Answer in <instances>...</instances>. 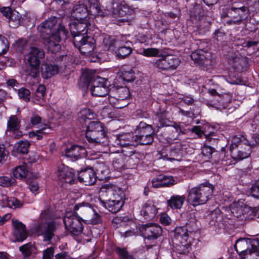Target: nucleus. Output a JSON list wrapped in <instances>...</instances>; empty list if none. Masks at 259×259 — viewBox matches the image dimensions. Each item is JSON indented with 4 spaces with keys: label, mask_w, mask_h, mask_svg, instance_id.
Instances as JSON below:
<instances>
[{
    "label": "nucleus",
    "mask_w": 259,
    "mask_h": 259,
    "mask_svg": "<svg viewBox=\"0 0 259 259\" xmlns=\"http://www.w3.org/2000/svg\"><path fill=\"white\" fill-rule=\"evenodd\" d=\"M74 46L77 48L82 54H87L92 52L95 48V40L92 37L86 35L74 37L73 39Z\"/></svg>",
    "instance_id": "4468645a"
},
{
    "label": "nucleus",
    "mask_w": 259,
    "mask_h": 259,
    "mask_svg": "<svg viewBox=\"0 0 259 259\" xmlns=\"http://www.w3.org/2000/svg\"><path fill=\"white\" fill-rule=\"evenodd\" d=\"M85 137L90 143L95 144H105L107 142L104 126L97 121L89 123L87 127Z\"/></svg>",
    "instance_id": "6e6552de"
},
{
    "label": "nucleus",
    "mask_w": 259,
    "mask_h": 259,
    "mask_svg": "<svg viewBox=\"0 0 259 259\" xmlns=\"http://www.w3.org/2000/svg\"><path fill=\"white\" fill-rule=\"evenodd\" d=\"M82 221L73 212H67L63 221L65 228L73 235H78L82 233L83 226Z\"/></svg>",
    "instance_id": "f8f14e48"
},
{
    "label": "nucleus",
    "mask_w": 259,
    "mask_h": 259,
    "mask_svg": "<svg viewBox=\"0 0 259 259\" xmlns=\"http://www.w3.org/2000/svg\"><path fill=\"white\" fill-rule=\"evenodd\" d=\"M118 41L111 38L110 37H105L104 39V43L105 46L109 49L112 46H116L118 45Z\"/></svg>",
    "instance_id": "69168bd1"
},
{
    "label": "nucleus",
    "mask_w": 259,
    "mask_h": 259,
    "mask_svg": "<svg viewBox=\"0 0 259 259\" xmlns=\"http://www.w3.org/2000/svg\"><path fill=\"white\" fill-rule=\"evenodd\" d=\"M188 230L185 227L176 228L172 238L173 244L176 245V250L179 254L189 252L190 244L188 242Z\"/></svg>",
    "instance_id": "9d476101"
},
{
    "label": "nucleus",
    "mask_w": 259,
    "mask_h": 259,
    "mask_svg": "<svg viewBox=\"0 0 259 259\" xmlns=\"http://www.w3.org/2000/svg\"><path fill=\"white\" fill-rule=\"evenodd\" d=\"M139 230L142 235L148 240H155L160 237L162 232L161 227L157 224L147 223L141 225Z\"/></svg>",
    "instance_id": "2eb2a0df"
},
{
    "label": "nucleus",
    "mask_w": 259,
    "mask_h": 259,
    "mask_svg": "<svg viewBox=\"0 0 259 259\" xmlns=\"http://www.w3.org/2000/svg\"><path fill=\"white\" fill-rule=\"evenodd\" d=\"M26 164L16 167L13 171V175L16 178L23 179L26 177L28 170Z\"/></svg>",
    "instance_id": "37998d69"
},
{
    "label": "nucleus",
    "mask_w": 259,
    "mask_h": 259,
    "mask_svg": "<svg viewBox=\"0 0 259 259\" xmlns=\"http://www.w3.org/2000/svg\"><path fill=\"white\" fill-rule=\"evenodd\" d=\"M45 95L46 87L42 84L39 85L35 91V95L33 97L34 102L38 105L41 106L44 105L45 103L44 100Z\"/></svg>",
    "instance_id": "c756f323"
},
{
    "label": "nucleus",
    "mask_w": 259,
    "mask_h": 259,
    "mask_svg": "<svg viewBox=\"0 0 259 259\" xmlns=\"http://www.w3.org/2000/svg\"><path fill=\"white\" fill-rule=\"evenodd\" d=\"M154 132L151 125L140 122L135 131L136 143L143 145L151 144L154 140Z\"/></svg>",
    "instance_id": "9b49d317"
},
{
    "label": "nucleus",
    "mask_w": 259,
    "mask_h": 259,
    "mask_svg": "<svg viewBox=\"0 0 259 259\" xmlns=\"http://www.w3.org/2000/svg\"><path fill=\"white\" fill-rule=\"evenodd\" d=\"M100 196L103 199L105 206L113 213L117 212L124 203L123 191L112 184L103 185L100 188Z\"/></svg>",
    "instance_id": "7ed1b4c3"
},
{
    "label": "nucleus",
    "mask_w": 259,
    "mask_h": 259,
    "mask_svg": "<svg viewBox=\"0 0 259 259\" xmlns=\"http://www.w3.org/2000/svg\"><path fill=\"white\" fill-rule=\"evenodd\" d=\"M66 66V65L65 63H63V65H60V66H59L58 65H53L44 64L42 65L41 68L42 76L44 78L48 79L58 73H62L64 72Z\"/></svg>",
    "instance_id": "5701e85b"
},
{
    "label": "nucleus",
    "mask_w": 259,
    "mask_h": 259,
    "mask_svg": "<svg viewBox=\"0 0 259 259\" xmlns=\"http://www.w3.org/2000/svg\"><path fill=\"white\" fill-rule=\"evenodd\" d=\"M57 176L60 181L66 183L72 184L75 180L73 170L64 164L58 166Z\"/></svg>",
    "instance_id": "412c9836"
},
{
    "label": "nucleus",
    "mask_w": 259,
    "mask_h": 259,
    "mask_svg": "<svg viewBox=\"0 0 259 259\" xmlns=\"http://www.w3.org/2000/svg\"><path fill=\"white\" fill-rule=\"evenodd\" d=\"M35 230L38 235L44 236V241H50L54 236L56 225L54 222L38 223L35 226Z\"/></svg>",
    "instance_id": "dca6fc26"
},
{
    "label": "nucleus",
    "mask_w": 259,
    "mask_h": 259,
    "mask_svg": "<svg viewBox=\"0 0 259 259\" xmlns=\"http://www.w3.org/2000/svg\"><path fill=\"white\" fill-rule=\"evenodd\" d=\"M45 95L46 87L42 84L39 85L35 91V95L33 97L34 102L38 105L41 106L44 105L45 103L44 100Z\"/></svg>",
    "instance_id": "7c9ffc66"
},
{
    "label": "nucleus",
    "mask_w": 259,
    "mask_h": 259,
    "mask_svg": "<svg viewBox=\"0 0 259 259\" xmlns=\"http://www.w3.org/2000/svg\"><path fill=\"white\" fill-rule=\"evenodd\" d=\"M22 22V19L21 14L16 11H13L9 18L10 25L15 27L21 25Z\"/></svg>",
    "instance_id": "79ce46f5"
},
{
    "label": "nucleus",
    "mask_w": 259,
    "mask_h": 259,
    "mask_svg": "<svg viewBox=\"0 0 259 259\" xmlns=\"http://www.w3.org/2000/svg\"><path fill=\"white\" fill-rule=\"evenodd\" d=\"M77 20V22H73L70 25V32L73 39L76 36H85L88 33H90L89 31L92 30L94 27L91 18Z\"/></svg>",
    "instance_id": "ddd939ff"
},
{
    "label": "nucleus",
    "mask_w": 259,
    "mask_h": 259,
    "mask_svg": "<svg viewBox=\"0 0 259 259\" xmlns=\"http://www.w3.org/2000/svg\"><path fill=\"white\" fill-rule=\"evenodd\" d=\"M54 248L50 247L43 251V259H54Z\"/></svg>",
    "instance_id": "0e129e2a"
},
{
    "label": "nucleus",
    "mask_w": 259,
    "mask_h": 259,
    "mask_svg": "<svg viewBox=\"0 0 259 259\" xmlns=\"http://www.w3.org/2000/svg\"><path fill=\"white\" fill-rule=\"evenodd\" d=\"M4 202L3 206L15 208L20 207L22 205V203L17 199L14 197H5L3 199Z\"/></svg>",
    "instance_id": "ea45409f"
},
{
    "label": "nucleus",
    "mask_w": 259,
    "mask_h": 259,
    "mask_svg": "<svg viewBox=\"0 0 259 259\" xmlns=\"http://www.w3.org/2000/svg\"><path fill=\"white\" fill-rule=\"evenodd\" d=\"M110 104L114 108L117 109H122L128 104V102L125 100H121L120 98L116 96L110 95L108 98Z\"/></svg>",
    "instance_id": "f704fd0d"
},
{
    "label": "nucleus",
    "mask_w": 259,
    "mask_h": 259,
    "mask_svg": "<svg viewBox=\"0 0 259 259\" xmlns=\"http://www.w3.org/2000/svg\"><path fill=\"white\" fill-rule=\"evenodd\" d=\"M157 214V209L151 204L145 203L141 210V215L145 221H149L154 218Z\"/></svg>",
    "instance_id": "cd10ccee"
},
{
    "label": "nucleus",
    "mask_w": 259,
    "mask_h": 259,
    "mask_svg": "<svg viewBox=\"0 0 259 259\" xmlns=\"http://www.w3.org/2000/svg\"><path fill=\"white\" fill-rule=\"evenodd\" d=\"M18 94L19 98L24 101L28 102L30 101L31 93L29 90L21 88L18 90Z\"/></svg>",
    "instance_id": "6e6d98bb"
},
{
    "label": "nucleus",
    "mask_w": 259,
    "mask_h": 259,
    "mask_svg": "<svg viewBox=\"0 0 259 259\" xmlns=\"http://www.w3.org/2000/svg\"><path fill=\"white\" fill-rule=\"evenodd\" d=\"M258 239L250 240L241 238L236 241L234 247L242 258V256L244 255V254L248 252L252 247L258 248Z\"/></svg>",
    "instance_id": "f3484780"
},
{
    "label": "nucleus",
    "mask_w": 259,
    "mask_h": 259,
    "mask_svg": "<svg viewBox=\"0 0 259 259\" xmlns=\"http://www.w3.org/2000/svg\"><path fill=\"white\" fill-rule=\"evenodd\" d=\"M73 210V212L79 219L89 224H98L101 221V216L95 211L88 203L82 202L75 204Z\"/></svg>",
    "instance_id": "1a4fd4ad"
},
{
    "label": "nucleus",
    "mask_w": 259,
    "mask_h": 259,
    "mask_svg": "<svg viewBox=\"0 0 259 259\" xmlns=\"http://www.w3.org/2000/svg\"><path fill=\"white\" fill-rule=\"evenodd\" d=\"M132 52V49L130 47H120L116 50V54L117 57L120 59H123L128 56Z\"/></svg>",
    "instance_id": "09e8293b"
},
{
    "label": "nucleus",
    "mask_w": 259,
    "mask_h": 259,
    "mask_svg": "<svg viewBox=\"0 0 259 259\" xmlns=\"http://www.w3.org/2000/svg\"><path fill=\"white\" fill-rule=\"evenodd\" d=\"M9 48L8 39L5 36L0 35V55L5 54Z\"/></svg>",
    "instance_id": "4d7b16f0"
},
{
    "label": "nucleus",
    "mask_w": 259,
    "mask_h": 259,
    "mask_svg": "<svg viewBox=\"0 0 259 259\" xmlns=\"http://www.w3.org/2000/svg\"><path fill=\"white\" fill-rule=\"evenodd\" d=\"M16 43L18 50L22 53H25V50L29 48L28 52L26 53L25 54L29 52L30 48L32 47L29 46L26 39L23 38L18 39Z\"/></svg>",
    "instance_id": "864d4df0"
},
{
    "label": "nucleus",
    "mask_w": 259,
    "mask_h": 259,
    "mask_svg": "<svg viewBox=\"0 0 259 259\" xmlns=\"http://www.w3.org/2000/svg\"><path fill=\"white\" fill-rule=\"evenodd\" d=\"M115 92L117 94V97L120 98L121 100H125L130 97V91L129 89L126 87H121L118 89H116L114 90H112L111 93Z\"/></svg>",
    "instance_id": "c03bdc74"
},
{
    "label": "nucleus",
    "mask_w": 259,
    "mask_h": 259,
    "mask_svg": "<svg viewBox=\"0 0 259 259\" xmlns=\"http://www.w3.org/2000/svg\"><path fill=\"white\" fill-rule=\"evenodd\" d=\"M167 133L168 134V138L171 140H175L180 135L184 134V132L183 131L180 125L177 124L170 126L167 130Z\"/></svg>",
    "instance_id": "72a5a7b5"
},
{
    "label": "nucleus",
    "mask_w": 259,
    "mask_h": 259,
    "mask_svg": "<svg viewBox=\"0 0 259 259\" xmlns=\"http://www.w3.org/2000/svg\"><path fill=\"white\" fill-rule=\"evenodd\" d=\"M257 211L256 207H251L246 205H244V212L243 220L247 221L252 220Z\"/></svg>",
    "instance_id": "58836bf2"
},
{
    "label": "nucleus",
    "mask_w": 259,
    "mask_h": 259,
    "mask_svg": "<svg viewBox=\"0 0 259 259\" xmlns=\"http://www.w3.org/2000/svg\"><path fill=\"white\" fill-rule=\"evenodd\" d=\"M159 53V50L156 48H147L144 49L141 54L146 57H156Z\"/></svg>",
    "instance_id": "bf43d9fd"
},
{
    "label": "nucleus",
    "mask_w": 259,
    "mask_h": 259,
    "mask_svg": "<svg viewBox=\"0 0 259 259\" xmlns=\"http://www.w3.org/2000/svg\"><path fill=\"white\" fill-rule=\"evenodd\" d=\"M184 152V150L182 144L177 143L168 149H163L161 155L167 159L175 160H179V158L182 157Z\"/></svg>",
    "instance_id": "aec40b11"
},
{
    "label": "nucleus",
    "mask_w": 259,
    "mask_h": 259,
    "mask_svg": "<svg viewBox=\"0 0 259 259\" xmlns=\"http://www.w3.org/2000/svg\"><path fill=\"white\" fill-rule=\"evenodd\" d=\"M249 140L243 135H236L233 137L230 147L231 155L235 160H241L247 158L251 153Z\"/></svg>",
    "instance_id": "423d86ee"
},
{
    "label": "nucleus",
    "mask_w": 259,
    "mask_h": 259,
    "mask_svg": "<svg viewBox=\"0 0 259 259\" xmlns=\"http://www.w3.org/2000/svg\"><path fill=\"white\" fill-rule=\"evenodd\" d=\"M35 249V246L31 243H27L19 247V250L25 257L30 256Z\"/></svg>",
    "instance_id": "a18cd8bd"
},
{
    "label": "nucleus",
    "mask_w": 259,
    "mask_h": 259,
    "mask_svg": "<svg viewBox=\"0 0 259 259\" xmlns=\"http://www.w3.org/2000/svg\"><path fill=\"white\" fill-rule=\"evenodd\" d=\"M231 211L234 217L243 220L244 205H235L232 207Z\"/></svg>",
    "instance_id": "603ef678"
},
{
    "label": "nucleus",
    "mask_w": 259,
    "mask_h": 259,
    "mask_svg": "<svg viewBox=\"0 0 259 259\" xmlns=\"http://www.w3.org/2000/svg\"><path fill=\"white\" fill-rule=\"evenodd\" d=\"M20 127V121L15 115L11 116L8 121L7 132L19 130Z\"/></svg>",
    "instance_id": "4c0bfd02"
},
{
    "label": "nucleus",
    "mask_w": 259,
    "mask_h": 259,
    "mask_svg": "<svg viewBox=\"0 0 259 259\" xmlns=\"http://www.w3.org/2000/svg\"><path fill=\"white\" fill-rule=\"evenodd\" d=\"M167 55L161 56L160 59H157L153 64L154 67L159 71L169 70V64Z\"/></svg>",
    "instance_id": "c9c22d12"
},
{
    "label": "nucleus",
    "mask_w": 259,
    "mask_h": 259,
    "mask_svg": "<svg viewBox=\"0 0 259 259\" xmlns=\"http://www.w3.org/2000/svg\"><path fill=\"white\" fill-rule=\"evenodd\" d=\"M78 117L85 121L87 119H90L93 118L94 113L89 108H84L80 111L78 113Z\"/></svg>",
    "instance_id": "5fc2aeb1"
},
{
    "label": "nucleus",
    "mask_w": 259,
    "mask_h": 259,
    "mask_svg": "<svg viewBox=\"0 0 259 259\" xmlns=\"http://www.w3.org/2000/svg\"><path fill=\"white\" fill-rule=\"evenodd\" d=\"M121 153L125 157V160L132 165H137L141 158V154L137 152L135 144L122 146Z\"/></svg>",
    "instance_id": "a211bd4d"
},
{
    "label": "nucleus",
    "mask_w": 259,
    "mask_h": 259,
    "mask_svg": "<svg viewBox=\"0 0 259 259\" xmlns=\"http://www.w3.org/2000/svg\"><path fill=\"white\" fill-rule=\"evenodd\" d=\"M163 178V175H159L156 178H154L152 181V186L154 188L163 187L162 184Z\"/></svg>",
    "instance_id": "774afa93"
},
{
    "label": "nucleus",
    "mask_w": 259,
    "mask_h": 259,
    "mask_svg": "<svg viewBox=\"0 0 259 259\" xmlns=\"http://www.w3.org/2000/svg\"><path fill=\"white\" fill-rule=\"evenodd\" d=\"M214 151V148L206 144L201 149V154L208 159L211 157V154Z\"/></svg>",
    "instance_id": "e2e57ef3"
},
{
    "label": "nucleus",
    "mask_w": 259,
    "mask_h": 259,
    "mask_svg": "<svg viewBox=\"0 0 259 259\" xmlns=\"http://www.w3.org/2000/svg\"><path fill=\"white\" fill-rule=\"evenodd\" d=\"M162 184L163 187H169L175 184L172 177H167L163 175Z\"/></svg>",
    "instance_id": "338daca9"
},
{
    "label": "nucleus",
    "mask_w": 259,
    "mask_h": 259,
    "mask_svg": "<svg viewBox=\"0 0 259 259\" xmlns=\"http://www.w3.org/2000/svg\"><path fill=\"white\" fill-rule=\"evenodd\" d=\"M120 76L123 80L127 82H132L135 79L134 71L127 67H123L120 69Z\"/></svg>",
    "instance_id": "2f4dec72"
},
{
    "label": "nucleus",
    "mask_w": 259,
    "mask_h": 259,
    "mask_svg": "<svg viewBox=\"0 0 259 259\" xmlns=\"http://www.w3.org/2000/svg\"><path fill=\"white\" fill-rule=\"evenodd\" d=\"M258 248L252 247L244 255L242 256V259H259V241Z\"/></svg>",
    "instance_id": "8fccbe9b"
},
{
    "label": "nucleus",
    "mask_w": 259,
    "mask_h": 259,
    "mask_svg": "<svg viewBox=\"0 0 259 259\" xmlns=\"http://www.w3.org/2000/svg\"><path fill=\"white\" fill-rule=\"evenodd\" d=\"M15 183L14 179L6 176L0 177V186L8 187L14 185Z\"/></svg>",
    "instance_id": "13d9d810"
},
{
    "label": "nucleus",
    "mask_w": 259,
    "mask_h": 259,
    "mask_svg": "<svg viewBox=\"0 0 259 259\" xmlns=\"http://www.w3.org/2000/svg\"><path fill=\"white\" fill-rule=\"evenodd\" d=\"M79 88L82 89L90 87V92L93 96L104 97L109 93L107 80L101 77L97 76L93 71L84 70L78 80Z\"/></svg>",
    "instance_id": "f03ea898"
},
{
    "label": "nucleus",
    "mask_w": 259,
    "mask_h": 259,
    "mask_svg": "<svg viewBox=\"0 0 259 259\" xmlns=\"http://www.w3.org/2000/svg\"><path fill=\"white\" fill-rule=\"evenodd\" d=\"M250 190L252 196L259 199V179L252 184Z\"/></svg>",
    "instance_id": "052dcab7"
},
{
    "label": "nucleus",
    "mask_w": 259,
    "mask_h": 259,
    "mask_svg": "<svg viewBox=\"0 0 259 259\" xmlns=\"http://www.w3.org/2000/svg\"><path fill=\"white\" fill-rule=\"evenodd\" d=\"M65 155L66 157L70 158L71 160L76 161L85 157L87 151L83 147L74 145L65 149Z\"/></svg>",
    "instance_id": "4be33fe9"
},
{
    "label": "nucleus",
    "mask_w": 259,
    "mask_h": 259,
    "mask_svg": "<svg viewBox=\"0 0 259 259\" xmlns=\"http://www.w3.org/2000/svg\"><path fill=\"white\" fill-rule=\"evenodd\" d=\"M185 201L184 195H174L167 201V205L171 209H179L183 206Z\"/></svg>",
    "instance_id": "c85d7f7f"
},
{
    "label": "nucleus",
    "mask_w": 259,
    "mask_h": 259,
    "mask_svg": "<svg viewBox=\"0 0 259 259\" xmlns=\"http://www.w3.org/2000/svg\"><path fill=\"white\" fill-rule=\"evenodd\" d=\"M30 143L27 141H20L16 144V148L18 152L22 154L28 153Z\"/></svg>",
    "instance_id": "49530a36"
},
{
    "label": "nucleus",
    "mask_w": 259,
    "mask_h": 259,
    "mask_svg": "<svg viewBox=\"0 0 259 259\" xmlns=\"http://www.w3.org/2000/svg\"><path fill=\"white\" fill-rule=\"evenodd\" d=\"M167 60H169L168 61L169 70L176 69L181 63L180 60L177 56L172 55H167Z\"/></svg>",
    "instance_id": "3c124183"
},
{
    "label": "nucleus",
    "mask_w": 259,
    "mask_h": 259,
    "mask_svg": "<svg viewBox=\"0 0 259 259\" xmlns=\"http://www.w3.org/2000/svg\"><path fill=\"white\" fill-rule=\"evenodd\" d=\"M79 182L85 185H93L96 182V176L95 171L92 168H86L80 170L78 174Z\"/></svg>",
    "instance_id": "b1692460"
},
{
    "label": "nucleus",
    "mask_w": 259,
    "mask_h": 259,
    "mask_svg": "<svg viewBox=\"0 0 259 259\" xmlns=\"http://www.w3.org/2000/svg\"><path fill=\"white\" fill-rule=\"evenodd\" d=\"M248 13L246 7H237L233 4L224 8L221 16L222 18H227L226 23L228 25H238L247 18Z\"/></svg>",
    "instance_id": "0eeeda50"
},
{
    "label": "nucleus",
    "mask_w": 259,
    "mask_h": 259,
    "mask_svg": "<svg viewBox=\"0 0 259 259\" xmlns=\"http://www.w3.org/2000/svg\"><path fill=\"white\" fill-rule=\"evenodd\" d=\"M213 187L208 183H203L190 189L187 201L193 206L203 204L210 199L213 194Z\"/></svg>",
    "instance_id": "20e7f679"
},
{
    "label": "nucleus",
    "mask_w": 259,
    "mask_h": 259,
    "mask_svg": "<svg viewBox=\"0 0 259 259\" xmlns=\"http://www.w3.org/2000/svg\"><path fill=\"white\" fill-rule=\"evenodd\" d=\"M24 56L25 60L29 65V67L24 70L25 74L28 77L37 78L39 75L40 60L45 56L44 51L37 47H31L29 52L25 54Z\"/></svg>",
    "instance_id": "39448f33"
},
{
    "label": "nucleus",
    "mask_w": 259,
    "mask_h": 259,
    "mask_svg": "<svg viewBox=\"0 0 259 259\" xmlns=\"http://www.w3.org/2000/svg\"><path fill=\"white\" fill-rule=\"evenodd\" d=\"M57 22V18L51 17L38 26V30L40 32L46 45L48 46L49 50L53 53L59 51L61 47L58 43L67 38L68 31L63 25L60 24L56 31H53L52 29Z\"/></svg>",
    "instance_id": "f257e3e1"
},
{
    "label": "nucleus",
    "mask_w": 259,
    "mask_h": 259,
    "mask_svg": "<svg viewBox=\"0 0 259 259\" xmlns=\"http://www.w3.org/2000/svg\"><path fill=\"white\" fill-rule=\"evenodd\" d=\"M191 57L196 64L203 67V69H207L211 65L212 61L209 53L203 50L199 49L193 52Z\"/></svg>",
    "instance_id": "6ab92c4d"
},
{
    "label": "nucleus",
    "mask_w": 259,
    "mask_h": 259,
    "mask_svg": "<svg viewBox=\"0 0 259 259\" xmlns=\"http://www.w3.org/2000/svg\"><path fill=\"white\" fill-rule=\"evenodd\" d=\"M203 15V10L202 7L198 4H195L190 11V17L195 18L196 20H200Z\"/></svg>",
    "instance_id": "a19ab883"
},
{
    "label": "nucleus",
    "mask_w": 259,
    "mask_h": 259,
    "mask_svg": "<svg viewBox=\"0 0 259 259\" xmlns=\"http://www.w3.org/2000/svg\"><path fill=\"white\" fill-rule=\"evenodd\" d=\"M71 15L76 20L90 18L88 17V8L87 3L75 5L73 8Z\"/></svg>",
    "instance_id": "a878e982"
},
{
    "label": "nucleus",
    "mask_w": 259,
    "mask_h": 259,
    "mask_svg": "<svg viewBox=\"0 0 259 259\" xmlns=\"http://www.w3.org/2000/svg\"><path fill=\"white\" fill-rule=\"evenodd\" d=\"M85 3L89 6L88 14L94 16L101 15L102 12L97 0H85Z\"/></svg>",
    "instance_id": "473e14b6"
},
{
    "label": "nucleus",
    "mask_w": 259,
    "mask_h": 259,
    "mask_svg": "<svg viewBox=\"0 0 259 259\" xmlns=\"http://www.w3.org/2000/svg\"><path fill=\"white\" fill-rule=\"evenodd\" d=\"M157 122L155 124V127L157 128V132L160 128L169 125V120L163 114H160L158 115L157 117Z\"/></svg>",
    "instance_id": "de8ad7c7"
},
{
    "label": "nucleus",
    "mask_w": 259,
    "mask_h": 259,
    "mask_svg": "<svg viewBox=\"0 0 259 259\" xmlns=\"http://www.w3.org/2000/svg\"><path fill=\"white\" fill-rule=\"evenodd\" d=\"M116 252L120 259H134V257L130 254L125 249L117 247L116 249Z\"/></svg>",
    "instance_id": "680f3d73"
},
{
    "label": "nucleus",
    "mask_w": 259,
    "mask_h": 259,
    "mask_svg": "<svg viewBox=\"0 0 259 259\" xmlns=\"http://www.w3.org/2000/svg\"><path fill=\"white\" fill-rule=\"evenodd\" d=\"M115 142L120 146L135 144L136 143L135 133H126L119 135L117 137Z\"/></svg>",
    "instance_id": "bb28decb"
},
{
    "label": "nucleus",
    "mask_w": 259,
    "mask_h": 259,
    "mask_svg": "<svg viewBox=\"0 0 259 259\" xmlns=\"http://www.w3.org/2000/svg\"><path fill=\"white\" fill-rule=\"evenodd\" d=\"M108 11V14L114 18L123 17L126 14L125 12L121 9V6L118 3H113Z\"/></svg>",
    "instance_id": "e433bc0d"
},
{
    "label": "nucleus",
    "mask_w": 259,
    "mask_h": 259,
    "mask_svg": "<svg viewBox=\"0 0 259 259\" xmlns=\"http://www.w3.org/2000/svg\"><path fill=\"white\" fill-rule=\"evenodd\" d=\"M14 227L13 234L16 240L18 241H22L27 237V232L25 225L17 220H12Z\"/></svg>",
    "instance_id": "393cba45"
}]
</instances>
